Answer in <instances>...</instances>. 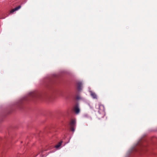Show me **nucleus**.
Segmentation results:
<instances>
[{
	"label": "nucleus",
	"mask_w": 157,
	"mask_h": 157,
	"mask_svg": "<svg viewBox=\"0 0 157 157\" xmlns=\"http://www.w3.org/2000/svg\"><path fill=\"white\" fill-rule=\"evenodd\" d=\"M82 83L81 82H78L77 83V87L78 91H80L82 89Z\"/></svg>",
	"instance_id": "nucleus-4"
},
{
	"label": "nucleus",
	"mask_w": 157,
	"mask_h": 157,
	"mask_svg": "<svg viewBox=\"0 0 157 157\" xmlns=\"http://www.w3.org/2000/svg\"><path fill=\"white\" fill-rule=\"evenodd\" d=\"M62 141H61L59 142L55 146V147L56 148H59L61 145Z\"/></svg>",
	"instance_id": "nucleus-8"
},
{
	"label": "nucleus",
	"mask_w": 157,
	"mask_h": 157,
	"mask_svg": "<svg viewBox=\"0 0 157 157\" xmlns=\"http://www.w3.org/2000/svg\"><path fill=\"white\" fill-rule=\"evenodd\" d=\"M98 112L100 114H102L103 115L105 113V108L104 106L101 104H99L98 105Z\"/></svg>",
	"instance_id": "nucleus-2"
},
{
	"label": "nucleus",
	"mask_w": 157,
	"mask_h": 157,
	"mask_svg": "<svg viewBox=\"0 0 157 157\" xmlns=\"http://www.w3.org/2000/svg\"><path fill=\"white\" fill-rule=\"evenodd\" d=\"M74 110L75 113L76 114L80 112L79 109L77 105H76L75 107Z\"/></svg>",
	"instance_id": "nucleus-6"
},
{
	"label": "nucleus",
	"mask_w": 157,
	"mask_h": 157,
	"mask_svg": "<svg viewBox=\"0 0 157 157\" xmlns=\"http://www.w3.org/2000/svg\"><path fill=\"white\" fill-rule=\"evenodd\" d=\"M39 96V94L37 92H32L29 94V97L32 98H37Z\"/></svg>",
	"instance_id": "nucleus-3"
},
{
	"label": "nucleus",
	"mask_w": 157,
	"mask_h": 157,
	"mask_svg": "<svg viewBox=\"0 0 157 157\" xmlns=\"http://www.w3.org/2000/svg\"><path fill=\"white\" fill-rule=\"evenodd\" d=\"M76 121L75 120H72L71 121L70 123V129L72 132H74L75 130V128L76 125Z\"/></svg>",
	"instance_id": "nucleus-1"
},
{
	"label": "nucleus",
	"mask_w": 157,
	"mask_h": 157,
	"mask_svg": "<svg viewBox=\"0 0 157 157\" xmlns=\"http://www.w3.org/2000/svg\"><path fill=\"white\" fill-rule=\"evenodd\" d=\"M76 98L77 100H79L81 99V98L79 96L77 95L76 97Z\"/></svg>",
	"instance_id": "nucleus-9"
},
{
	"label": "nucleus",
	"mask_w": 157,
	"mask_h": 157,
	"mask_svg": "<svg viewBox=\"0 0 157 157\" xmlns=\"http://www.w3.org/2000/svg\"><path fill=\"white\" fill-rule=\"evenodd\" d=\"M21 6H18L16 7L14 9H12L10 11V13H13L14 11L18 10L19 9H20L21 8Z\"/></svg>",
	"instance_id": "nucleus-7"
},
{
	"label": "nucleus",
	"mask_w": 157,
	"mask_h": 157,
	"mask_svg": "<svg viewBox=\"0 0 157 157\" xmlns=\"http://www.w3.org/2000/svg\"><path fill=\"white\" fill-rule=\"evenodd\" d=\"M90 93V95L93 98L96 99L97 98V95L95 93L92 91H91Z\"/></svg>",
	"instance_id": "nucleus-5"
}]
</instances>
